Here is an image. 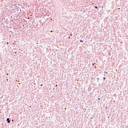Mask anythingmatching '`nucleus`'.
Masks as SVG:
<instances>
[{
  "instance_id": "1",
  "label": "nucleus",
  "mask_w": 128,
  "mask_h": 128,
  "mask_svg": "<svg viewBox=\"0 0 128 128\" xmlns=\"http://www.w3.org/2000/svg\"><path fill=\"white\" fill-rule=\"evenodd\" d=\"M6 122L8 124H10V118H7Z\"/></svg>"
},
{
  "instance_id": "2",
  "label": "nucleus",
  "mask_w": 128,
  "mask_h": 128,
  "mask_svg": "<svg viewBox=\"0 0 128 128\" xmlns=\"http://www.w3.org/2000/svg\"><path fill=\"white\" fill-rule=\"evenodd\" d=\"M16 8H17L18 10H22L20 9V6H16Z\"/></svg>"
},
{
  "instance_id": "3",
  "label": "nucleus",
  "mask_w": 128,
  "mask_h": 128,
  "mask_svg": "<svg viewBox=\"0 0 128 128\" xmlns=\"http://www.w3.org/2000/svg\"><path fill=\"white\" fill-rule=\"evenodd\" d=\"M103 80H106V77H104Z\"/></svg>"
},
{
  "instance_id": "4",
  "label": "nucleus",
  "mask_w": 128,
  "mask_h": 128,
  "mask_svg": "<svg viewBox=\"0 0 128 128\" xmlns=\"http://www.w3.org/2000/svg\"><path fill=\"white\" fill-rule=\"evenodd\" d=\"M94 8L98 9V6H94Z\"/></svg>"
},
{
  "instance_id": "5",
  "label": "nucleus",
  "mask_w": 128,
  "mask_h": 128,
  "mask_svg": "<svg viewBox=\"0 0 128 128\" xmlns=\"http://www.w3.org/2000/svg\"><path fill=\"white\" fill-rule=\"evenodd\" d=\"M80 42H84V40H80Z\"/></svg>"
},
{
  "instance_id": "6",
  "label": "nucleus",
  "mask_w": 128,
  "mask_h": 128,
  "mask_svg": "<svg viewBox=\"0 0 128 128\" xmlns=\"http://www.w3.org/2000/svg\"><path fill=\"white\" fill-rule=\"evenodd\" d=\"M40 86H42V84H41Z\"/></svg>"
},
{
  "instance_id": "7",
  "label": "nucleus",
  "mask_w": 128,
  "mask_h": 128,
  "mask_svg": "<svg viewBox=\"0 0 128 128\" xmlns=\"http://www.w3.org/2000/svg\"><path fill=\"white\" fill-rule=\"evenodd\" d=\"M97 80H100V78H97Z\"/></svg>"
},
{
  "instance_id": "8",
  "label": "nucleus",
  "mask_w": 128,
  "mask_h": 128,
  "mask_svg": "<svg viewBox=\"0 0 128 128\" xmlns=\"http://www.w3.org/2000/svg\"><path fill=\"white\" fill-rule=\"evenodd\" d=\"M105 74H108V72H105Z\"/></svg>"
},
{
  "instance_id": "9",
  "label": "nucleus",
  "mask_w": 128,
  "mask_h": 128,
  "mask_svg": "<svg viewBox=\"0 0 128 128\" xmlns=\"http://www.w3.org/2000/svg\"><path fill=\"white\" fill-rule=\"evenodd\" d=\"M94 64H96H96L94 63Z\"/></svg>"
},
{
  "instance_id": "10",
  "label": "nucleus",
  "mask_w": 128,
  "mask_h": 128,
  "mask_svg": "<svg viewBox=\"0 0 128 128\" xmlns=\"http://www.w3.org/2000/svg\"><path fill=\"white\" fill-rule=\"evenodd\" d=\"M98 100H100V98H98Z\"/></svg>"
},
{
  "instance_id": "11",
  "label": "nucleus",
  "mask_w": 128,
  "mask_h": 128,
  "mask_svg": "<svg viewBox=\"0 0 128 128\" xmlns=\"http://www.w3.org/2000/svg\"><path fill=\"white\" fill-rule=\"evenodd\" d=\"M92 66H94V64H92Z\"/></svg>"
},
{
  "instance_id": "12",
  "label": "nucleus",
  "mask_w": 128,
  "mask_h": 128,
  "mask_svg": "<svg viewBox=\"0 0 128 128\" xmlns=\"http://www.w3.org/2000/svg\"><path fill=\"white\" fill-rule=\"evenodd\" d=\"M13 44H16L14 43H13Z\"/></svg>"
},
{
  "instance_id": "13",
  "label": "nucleus",
  "mask_w": 128,
  "mask_h": 128,
  "mask_svg": "<svg viewBox=\"0 0 128 128\" xmlns=\"http://www.w3.org/2000/svg\"><path fill=\"white\" fill-rule=\"evenodd\" d=\"M18 6H20V4H18Z\"/></svg>"
}]
</instances>
